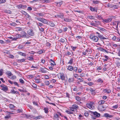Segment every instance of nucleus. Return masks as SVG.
Wrapping results in <instances>:
<instances>
[{
  "label": "nucleus",
  "mask_w": 120,
  "mask_h": 120,
  "mask_svg": "<svg viewBox=\"0 0 120 120\" xmlns=\"http://www.w3.org/2000/svg\"><path fill=\"white\" fill-rule=\"evenodd\" d=\"M90 113L91 114L92 119L94 120L96 118L99 117L100 116V114L96 111L92 112L90 111Z\"/></svg>",
  "instance_id": "1"
},
{
  "label": "nucleus",
  "mask_w": 120,
  "mask_h": 120,
  "mask_svg": "<svg viewBox=\"0 0 120 120\" xmlns=\"http://www.w3.org/2000/svg\"><path fill=\"white\" fill-rule=\"evenodd\" d=\"M57 76L59 79H61L62 80H64L65 79V77L64 75V74L63 73H58Z\"/></svg>",
  "instance_id": "2"
},
{
  "label": "nucleus",
  "mask_w": 120,
  "mask_h": 120,
  "mask_svg": "<svg viewBox=\"0 0 120 120\" xmlns=\"http://www.w3.org/2000/svg\"><path fill=\"white\" fill-rule=\"evenodd\" d=\"M90 38L95 42H97L99 39L98 37L96 36H93L92 34L90 35Z\"/></svg>",
  "instance_id": "3"
},
{
  "label": "nucleus",
  "mask_w": 120,
  "mask_h": 120,
  "mask_svg": "<svg viewBox=\"0 0 120 120\" xmlns=\"http://www.w3.org/2000/svg\"><path fill=\"white\" fill-rule=\"evenodd\" d=\"M36 19L44 24H47L48 23V21L44 19L41 18H37Z\"/></svg>",
  "instance_id": "4"
},
{
  "label": "nucleus",
  "mask_w": 120,
  "mask_h": 120,
  "mask_svg": "<svg viewBox=\"0 0 120 120\" xmlns=\"http://www.w3.org/2000/svg\"><path fill=\"white\" fill-rule=\"evenodd\" d=\"M21 38H28L30 37L24 31H23L21 33Z\"/></svg>",
  "instance_id": "5"
},
{
  "label": "nucleus",
  "mask_w": 120,
  "mask_h": 120,
  "mask_svg": "<svg viewBox=\"0 0 120 120\" xmlns=\"http://www.w3.org/2000/svg\"><path fill=\"white\" fill-rule=\"evenodd\" d=\"M0 86L2 88L1 89L6 92V91H8V89L7 86L6 85H4V84L1 85Z\"/></svg>",
  "instance_id": "6"
},
{
  "label": "nucleus",
  "mask_w": 120,
  "mask_h": 120,
  "mask_svg": "<svg viewBox=\"0 0 120 120\" xmlns=\"http://www.w3.org/2000/svg\"><path fill=\"white\" fill-rule=\"evenodd\" d=\"M96 33L98 34V35L96 36H98V38H99L102 41L103 40L107 39L106 38L104 37L103 35H101L98 32H96Z\"/></svg>",
  "instance_id": "7"
},
{
  "label": "nucleus",
  "mask_w": 120,
  "mask_h": 120,
  "mask_svg": "<svg viewBox=\"0 0 120 120\" xmlns=\"http://www.w3.org/2000/svg\"><path fill=\"white\" fill-rule=\"evenodd\" d=\"M54 116L53 119L55 120H61L60 117H59L58 114L56 112L54 114Z\"/></svg>",
  "instance_id": "8"
},
{
  "label": "nucleus",
  "mask_w": 120,
  "mask_h": 120,
  "mask_svg": "<svg viewBox=\"0 0 120 120\" xmlns=\"http://www.w3.org/2000/svg\"><path fill=\"white\" fill-rule=\"evenodd\" d=\"M112 20L111 18H109L107 19H102V22L104 23H108L111 21Z\"/></svg>",
  "instance_id": "9"
},
{
  "label": "nucleus",
  "mask_w": 120,
  "mask_h": 120,
  "mask_svg": "<svg viewBox=\"0 0 120 120\" xmlns=\"http://www.w3.org/2000/svg\"><path fill=\"white\" fill-rule=\"evenodd\" d=\"M94 103L93 102L90 103V104H87L86 105L87 107L90 109H94L95 108L94 106L92 105Z\"/></svg>",
  "instance_id": "10"
},
{
  "label": "nucleus",
  "mask_w": 120,
  "mask_h": 120,
  "mask_svg": "<svg viewBox=\"0 0 120 120\" xmlns=\"http://www.w3.org/2000/svg\"><path fill=\"white\" fill-rule=\"evenodd\" d=\"M98 107L99 110L102 111H104L106 109V107L104 106H99Z\"/></svg>",
  "instance_id": "11"
},
{
  "label": "nucleus",
  "mask_w": 120,
  "mask_h": 120,
  "mask_svg": "<svg viewBox=\"0 0 120 120\" xmlns=\"http://www.w3.org/2000/svg\"><path fill=\"white\" fill-rule=\"evenodd\" d=\"M22 13L25 15L26 17L30 18H31V16L28 14L25 11H22Z\"/></svg>",
  "instance_id": "12"
},
{
  "label": "nucleus",
  "mask_w": 120,
  "mask_h": 120,
  "mask_svg": "<svg viewBox=\"0 0 120 120\" xmlns=\"http://www.w3.org/2000/svg\"><path fill=\"white\" fill-rule=\"evenodd\" d=\"M104 116L105 117H106L107 118H112L113 116L112 115H110L109 114L107 113H105L104 115Z\"/></svg>",
  "instance_id": "13"
},
{
  "label": "nucleus",
  "mask_w": 120,
  "mask_h": 120,
  "mask_svg": "<svg viewBox=\"0 0 120 120\" xmlns=\"http://www.w3.org/2000/svg\"><path fill=\"white\" fill-rule=\"evenodd\" d=\"M27 33L28 35L30 36H33L34 34L33 30H28Z\"/></svg>",
  "instance_id": "14"
},
{
  "label": "nucleus",
  "mask_w": 120,
  "mask_h": 120,
  "mask_svg": "<svg viewBox=\"0 0 120 120\" xmlns=\"http://www.w3.org/2000/svg\"><path fill=\"white\" fill-rule=\"evenodd\" d=\"M49 22H48L47 24H49L52 27H54L55 26V25L54 23L52 22L48 21Z\"/></svg>",
  "instance_id": "15"
},
{
  "label": "nucleus",
  "mask_w": 120,
  "mask_h": 120,
  "mask_svg": "<svg viewBox=\"0 0 120 120\" xmlns=\"http://www.w3.org/2000/svg\"><path fill=\"white\" fill-rule=\"evenodd\" d=\"M89 90L90 91L91 93V94L92 95H94L96 93L95 92V90H93L92 88H90L89 89Z\"/></svg>",
  "instance_id": "16"
},
{
  "label": "nucleus",
  "mask_w": 120,
  "mask_h": 120,
  "mask_svg": "<svg viewBox=\"0 0 120 120\" xmlns=\"http://www.w3.org/2000/svg\"><path fill=\"white\" fill-rule=\"evenodd\" d=\"M104 91L106 92L107 94H109L111 92V90L110 89H104Z\"/></svg>",
  "instance_id": "17"
},
{
  "label": "nucleus",
  "mask_w": 120,
  "mask_h": 120,
  "mask_svg": "<svg viewBox=\"0 0 120 120\" xmlns=\"http://www.w3.org/2000/svg\"><path fill=\"white\" fill-rule=\"evenodd\" d=\"M67 69L70 71H72L73 70V67L72 66L69 65L68 66Z\"/></svg>",
  "instance_id": "18"
},
{
  "label": "nucleus",
  "mask_w": 120,
  "mask_h": 120,
  "mask_svg": "<svg viewBox=\"0 0 120 120\" xmlns=\"http://www.w3.org/2000/svg\"><path fill=\"white\" fill-rule=\"evenodd\" d=\"M72 107L75 110H76V109L78 108V106L77 105L74 104L72 105Z\"/></svg>",
  "instance_id": "19"
},
{
  "label": "nucleus",
  "mask_w": 120,
  "mask_h": 120,
  "mask_svg": "<svg viewBox=\"0 0 120 120\" xmlns=\"http://www.w3.org/2000/svg\"><path fill=\"white\" fill-rule=\"evenodd\" d=\"M46 68H40V70L41 71L42 73H45L46 72V71L45 70Z\"/></svg>",
  "instance_id": "20"
},
{
  "label": "nucleus",
  "mask_w": 120,
  "mask_h": 120,
  "mask_svg": "<svg viewBox=\"0 0 120 120\" xmlns=\"http://www.w3.org/2000/svg\"><path fill=\"white\" fill-rule=\"evenodd\" d=\"M19 8H26L27 7L26 5H20L19 6Z\"/></svg>",
  "instance_id": "21"
},
{
  "label": "nucleus",
  "mask_w": 120,
  "mask_h": 120,
  "mask_svg": "<svg viewBox=\"0 0 120 120\" xmlns=\"http://www.w3.org/2000/svg\"><path fill=\"white\" fill-rule=\"evenodd\" d=\"M93 3L94 4H98L100 3V1L97 0H93L92 1Z\"/></svg>",
  "instance_id": "22"
},
{
  "label": "nucleus",
  "mask_w": 120,
  "mask_h": 120,
  "mask_svg": "<svg viewBox=\"0 0 120 120\" xmlns=\"http://www.w3.org/2000/svg\"><path fill=\"white\" fill-rule=\"evenodd\" d=\"M17 53L18 54L20 55H21L23 56H26V55L25 54L23 53H22L20 52H18Z\"/></svg>",
  "instance_id": "23"
},
{
  "label": "nucleus",
  "mask_w": 120,
  "mask_h": 120,
  "mask_svg": "<svg viewBox=\"0 0 120 120\" xmlns=\"http://www.w3.org/2000/svg\"><path fill=\"white\" fill-rule=\"evenodd\" d=\"M43 118V117L41 116H39L34 117V119L36 120L38 119H40Z\"/></svg>",
  "instance_id": "24"
},
{
  "label": "nucleus",
  "mask_w": 120,
  "mask_h": 120,
  "mask_svg": "<svg viewBox=\"0 0 120 120\" xmlns=\"http://www.w3.org/2000/svg\"><path fill=\"white\" fill-rule=\"evenodd\" d=\"M19 90L21 92H27V91L26 89L23 88V90H22L21 89H19Z\"/></svg>",
  "instance_id": "25"
},
{
  "label": "nucleus",
  "mask_w": 120,
  "mask_h": 120,
  "mask_svg": "<svg viewBox=\"0 0 120 120\" xmlns=\"http://www.w3.org/2000/svg\"><path fill=\"white\" fill-rule=\"evenodd\" d=\"M73 59L72 58L70 60L69 62L68 63V64H69L70 65H71L73 62Z\"/></svg>",
  "instance_id": "26"
},
{
  "label": "nucleus",
  "mask_w": 120,
  "mask_h": 120,
  "mask_svg": "<svg viewBox=\"0 0 120 120\" xmlns=\"http://www.w3.org/2000/svg\"><path fill=\"white\" fill-rule=\"evenodd\" d=\"M105 102V101L104 100H101L99 101L98 103L100 105H101V104H104Z\"/></svg>",
  "instance_id": "27"
},
{
  "label": "nucleus",
  "mask_w": 120,
  "mask_h": 120,
  "mask_svg": "<svg viewBox=\"0 0 120 120\" xmlns=\"http://www.w3.org/2000/svg\"><path fill=\"white\" fill-rule=\"evenodd\" d=\"M90 10L92 11H95V7L93 8L90 6Z\"/></svg>",
  "instance_id": "28"
},
{
  "label": "nucleus",
  "mask_w": 120,
  "mask_h": 120,
  "mask_svg": "<svg viewBox=\"0 0 120 120\" xmlns=\"http://www.w3.org/2000/svg\"><path fill=\"white\" fill-rule=\"evenodd\" d=\"M74 79L73 78H69L68 79V82H73Z\"/></svg>",
  "instance_id": "29"
},
{
  "label": "nucleus",
  "mask_w": 120,
  "mask_h": 120,
  "mask_svg": "<svg viewBox=\"0 0 120 120\" xmlns=\"http://www.w3.org/2000/svg\"><path fill=\"white\" fill-rule=\"evenodd\" d=\"M11 93H12L13 94H17L18 93V92L17 91H15L14 89H12L11 91Z\"/></svg>",
  "instance_id": "30"
},
{
  "label": "nucleus",
  "mask_w": 120,
  "mask_h": 120,
  "mask_svg": "<svg viewBox=\"0 0 120 120\" xmlns=\"http://www.w3.org/2000/svg\"><path fill=\"white\" fill-rule=\"evenodd\" d=\"M118 8V6L116 5H113L112 8L113 9H117Z\"/></svg>",
  "instance_id": "31"
},
{
  "label": "nucleus",
  "mask_w": 120,
  "mask_h": 120,
  "mask_svg": "<svg viewBox=\"0 0 120 120\" xmlns=\"http://www.w3.org/2000/svg\"><path fill=\"white\" fill-rule=\"evenodd\" d=\"M37 15L38 16H43L45 15L44 13H37Z\"/></svg>",
  "instance_id": "32"
},
{
  "label": "nucleus",
  "mask_w": 120,
  "mask_h": 120,
  "mask_svg": "<svg viewBox=\"0 0 120 120\" xmlns=\"http://www.w3.org/2000/svg\"><path fill=\"white\" fill-rule=\"evenodd\" d=\"M76 100L77 101H80L81 100V98L78 96L76 97H75Z\"/></svg>",
  "instance_id": "33"
},
{
  "label": "nucleus",
  "mask_w": 120,
  "mask_h": 120,
  "mask_svg": "<svg viewBox=\"0 0 120 120\" xmlns=\"http://www.w3.org/2000/svg\"><path fill=\"white\" fill-rule=\"evenodd\" d=\"M113 5L109 3H108L107 4V6L108 7H109L110 8H112Z\"/></svg>",
  "instance_id": "34"
},
{
  "label": "nucleus",
  "mask_w": 120,
  "mask_h": 120,
  "mask_svg": "<svg viewBox=\"0 0 120 120\" xmlns=\"http://www.w3.org/2000/svg\"><path fill=\"white\" fill-rule=\"evenodd\" d=\"M7 75L9 76H11L12 75L11 72L10 71H7L6 73Z\"/></svg>",
  "instance_id": "35"
},
{
  "label": "nucleus",
  "mask_w": 120,
  "mask_h": 120,
  "mask_svg": "<svg viewBox=\"0 0 120 120\" xmlns=\"http://www.w3.org/2000/svg\"><path fill=\"white\" fill-rule=\"evenodd\" d=\"M77 79L78 80H79L80 82H83V78L81 77V78H77Z\"/></svg>",
  "instance_id": "36"
},
{
  "label": "nucleus",
  "mask_w": 120,
  "mask_h": 120,
  "mask_svg": "<svg viewBox=\"0 0 120 120\" xmlns=\"http://www.w3.org/2000/svg\"><path fill=\"white\" fill-rule=\"evenodd\" d=\"M64 20L66 22H69L71 21V20L67 18H64Z\"/></svg>",
  "instance_id": "37"
},
{
  "label": "nucleus",
  "mask_w": 120,
  "mask_h": 120,
  "mask_svg": "<svg viewBox=\"0 0 120 120\" xmlns=\"http://www.w3.org/2000/svg\"><path fill=\"white\" fill-rule=\"evenodd\" d=\"M98 82H101V83L103 82V80L101 79V78L99 79L97 81Z\"/></svg>",
  "instance_id": "38"
},
{
  "label": "nucleus",
  "mask_w": 120,
  "mask_h": 120,
  "mask_svg": "<svg viewBox=\"0 0 120 120\" xmlns=\"http://www.w3.org/2000/svg\"><path fill=\"white\" fill-rule=\"evenodd\" d=\"M19 82L22 84H23L24 83V82L22 79H19Z\"/></svg>",
  "instance_id": "39"
},
{
  "label": "nucleus",
  "mask_w": 120,
  "mask_h": 120,
  "mask_svg": "<svg viewBox=\"0 0 120 120\" xmlns=\"http://www.w3.org/2000/svg\"><path fill=\"white\" fill-rule=\"evenodd\" d=\"M26 59H22L21 60H18V61L20 62H24L25 61V60Z\"/></svg>",
  "instance_id": "40"
},
{
  "label": "nucleus",
  "mask_w": 120,
  "mask_h": 120,
  "mask_svg": "<svg viewBox=\"0 0 120 120\" xmlns=\"http://www.w3.org/2000/svg\"><path fill=\"white\" fill-rule=\"evenodd\" d=\"M66 112L68 113L69 114H72L73 113V112L71 111H68L67 110L66 111Z\"/></svg>",
  "instance_id": "41"
},
{
  "label": "nucleus",
  "mask_w": 120,
  "mask_h": 120,
  "mask_svg": "<svg viewBox=\"0 0 120 120\" xmlns=\"http://www.w3.org/2000/svg\"><path fill=\"white\" fill-rule=\"evenodd\" d=\"M44 83L45 84V85H49V82L48 81H45Z\"/></svg>",
  "instance_id": "42"
},
{
  "label": "nucleus",
  "mask_w": 120,
  "mask_h": 120,
  "mask_svg": "<svg viewBox=\"0 0 120 120\" xmlns=\"http://www.w3.org/2000/svg\"><path fill=\"white\" fill-rule=\"evenodd\" d=\"M9 106L10 108L11 109L15 107V106L14 105L11 104H10L9 105Z\"/></svg>",
  "instance_id": "43"
},
{
  "label": "nucleus",
  "mask_w": 120,
  "mask_h": 120,
  "mask_svg": "<svg viewBox=\"0 0 120 120\" xmlns=\"http://www.w3.org/2000/svg\"><path fill=\"white\" fill-rule=\"evenodd\" d=\"M59 41L61 42L64 43L65 42V40L64 39L61 38L60 39Z\"/></svg>",
  "instance_id": "44"
},
{
  "label": "nucleus",
  "mask_w": 120,
  "mask_h": 120,
  "mask_svg": "<svg viewBox=\"0 0 120 120\" xmlns=\"http://www.w3.org/2000/svg\"><path fill=\"white\" fill-rule=\"evenodd\" d=\"M35 81L37 83H39L40 82V79H35Z\"/></svg>",
  "instance_id": "45"
},
{
  "label": "nucleus",
  "mask_w": 120,
  "mask_h": 120,
  "mask_svg": "<svg viewBox=\"0 0 120 120\" xmlns=\"http://www.w3.org/2000/svg\"><path fill=\"white\" fill-rule=\"evenodd\" d=\"M16 37L17 38V39H18L19 38H21V34H17L16 36Z\"/></svg>",
  "instance_id": "46"
},
{
  "label": "nucleus",
  "mask_w": 120,
  "mask_h": 120,
  "mask_svg": "<svg viewBox=\"0 0 120 120\" xmlns=\"http://www.w3.org/2000/svg\"><path fill=\"white\" fill-rule=\"evenodd\" d=\"M77 68L76 67H73V70L74 71H75V72H76L77 71Z\"/></svg>",
  "instance_id": "47"
},
{
  "label": "nucleus",
  "mask_w": 120,
  "mask_h": 120,
  "mask_svg": "<svg viewBox=\"0 0 120 120\" xmlns=\"http://www.w3.org/2000/svg\"><path fill=\"white\" fill-rule=\"evenodd\" d=\"M10 25L12 26H15L16 25V23L15 22L10 23Z\"/></svg>",
  "instance_id": "48"
},
{
  "label": "nucleus",
  "mask_w": 120,
  "mask_h": 120,
  "mask_svg": "<svg viewBox=\"0 0 120 120\" xmlns=\"http://www.w3.org/2000/svg\"><path fill=\"white\" fill-rule=\"evenodd\" d=\"M84 116L86 117L88 116L89 115V114L87 112H86L84 113Z\"/></svg>",
  "instance_id": "49"
},
{
  "label": "nucleus",
  "mask_w": 120,
  "mask_h": 120,
  "mask_svg": "<svg viewBox=\"0 0 120 120\" xmlns=\"http://www.w3.org/2000/svg\"><path fill=\"white\" fill-rule=\"evenodd\" d=\"M118 104L115 105L112 107V108L113 109H116L118 107Z\"/></svg>",
  "instance_id": "50"
},
{
  "label": "nucleus",
  "mask_w": 120,
  "mask_h": 120,
  "mask_svg": "<svg viewBox=\"0 0 120 120\" xmlns=\"http://www.w3.org/2000/svg\"><path fill=\"white\" fill-rule=\"evenodd\" d=\"M11 117V116L10 115L7 116H5L4 117V118L6 119H8L9 118H10Z\"/></svg>",
  "instance_id": "51"
},
{
  "label": "nucleus",
  "mask_w": 120,
  "mask_h": 120,
  "mask_svg": "<svg viewBox=\"0 0 120 120\" xmlns=\"http://www.w3.org/2000/svg\"><path fill=\"white\" fill-rule=\"evenodd\" d=\"M44 110L45 112L46 113H48V111L47 108H46L45 107L44 109Z\"/></svg>",
  "instance_id": "52"
},
{
  "label": "nucleus",
  "mask_w": 120,
  "mask_h": 120,
  "mask_svg": "<svg viewBox=\"0 0 120 120\" xmlns=\"http://www.w3.org/2000/svg\"><path fill=\"white\" fill-rule=\"evenodd\" d=\"M32 86L35 88H36L37 87V85L35 84V83H33L32 85Z\"/></svg>",
  "instance_id": "53"
},
{
  "label": "nucleus",
  "mask_w": 120,
  "mask_h": 120,
  "mask_svg": "<svg viewBox=\"0 0 120 120\" xmlns=\"http://www.w3.org/2000/svg\"><path fill=\"white\" fill-rule=\"evenodd\" d=\"M87 84L89 86H91L93 85L94 83L92 82H89L87 83Z\"/></svg>",
  "instance_id": "54"
},
{
  "label": "nucleus",
  "mask_w": 120,
  "mask_h": 120,
  "mask_svg": "<svg viewBox=\"0 0 120 120\" xmlns=\"http://www.w3.org/2000/svg\"><path fill=\"white\" fill-rule=\"evenodd\" d=\"M6 1V0H0V4L4 3Z\"/></svg>",
  "instance_id": "55"
},
{
  "label": "nucleus",
  "mask_w": 120,
  "mask_h": 120,
  "mask_svg": "<svg viewBox=\"0 0 120 120\" xmlns=\"http://www.w3.org/2000/svg\"><path fill=\"white\" fill-rule=\"evenodd\" d=\"M28 60H34V59L32 57V56H29L28 57Z\"/></svg>",
  "instance_id": "56"
},
{
  "label": "nucleus",
  "mask_w": 120,
  "mask_h": 120,
  "mask_svg": "<svg viewBox=\"0 0 120 120\" xmlns=\"http://www.w3.org/2000/svg\"><path fill=\"white\" fill-rule=\"evenodd\" d=\"M16 77L14 75L11 77L10 79H14L16 78Z\"/></svg>",
  "instance_id": "57"
},
{
  "label": "nucleus",
  "mask_w": 120,
  "mask_h": 120,
  "mask_svg": "<svg viewBox=\"0 0 120 120\" xmlns=\"http://www.w3.org/2000/svg\"><path fill=\"white\" fill-rule=\"evenodd\" d=\"M13 83L15 84V86L16 85L18 87H19V84L17 82H13Z\"/></svg>",
  "instance_id": "58"
},
{
  "label": "nucleus",
  "mask_w": 120,
  "mask_h": 120,
  "mask_svg": "<svg viewBox=\"0 0 120 120\" xmlns=\"http://www.w3.org/2000/svg\"><path fill=\"white\" fill-rule=\"evenodd\" d=\"M53 62V63H51V65L52 66H53L54 65H56L54 61Z\"/></svg>",
  "instance_id": "59"
},
{
  "label": "nucleus",
  "mask_w": 120,
  "mask_h": 120,
  "mask_svg": "<svg viewBox=\"0 0 120 120\" xmlns=\"http://www.w3.org/2000/svg\"><path fill=\"white\" fill-rule=\"evenodd\" d=\"M71 53L69 52H66V53L65 54V55L66 56H69L71 55Z\"/></svg>",
  "instance_id": "60"
},
{
  "label": "nucleus",
  "mask_w": 120,
  "mask_h": 120,
  "mask_svg": "<svg viewBox=\"0 0 120 120\" xmlns=\"http://www.w3.org/2000/svg\"><path fill=\"white\" fill-rule=\"evenodd\" d=\"M99 50L102 51H103L105 50V49L102 48H99Z\"/></svg>",
  "instance_id": "61"
},
{
  "label": "nucleus",
  "mask_w": 120,
  "mask_h": 120,
  "mask_svg": "<svg viewBox=\"0 0 120 120\" xmlns=\"http://www.w3.org/2000/svg\"><path fill=\"white\" fill-rule=\"evenodd\" d=\"M57 16L58 17H59V18H63V15H57Z\"/></svg>",
  "instance_id": "62"
},
{
  "label": "nucleus",
  "mask_w": 120,
  "mask_h": 120,
  "mask_svg": "<svg viewBox=\"0 0 120 120\" xmlns=\"http://www.w3.org/2000/svg\"><path fill=\"white\" fill-rule=\"evenodd\" d=\"M44 2L45 3H49L50 2V0H44Z\"/></svg>",
  "instance_id": "63"
},
{
  "label": "nucleus",
  "mask_w": 120,
  "mask_h": 120,
  "mask_svg": "<svg viewBox=\"0 0 120 120\" xmlns=\"http://www.w3.org/2000/svg\"><path fill=\"white\" fill-rule=\"evenodd\" d=\"M99 19H103L101 16L100 15H98L97 17Z\"/></svg>",
  "instance_id": "64"
}]
</instances>
